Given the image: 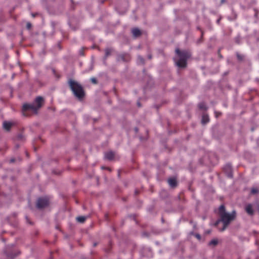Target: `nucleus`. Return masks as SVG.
Here are the masks:
<instances>
[{
    "instance_id": "nucleus-1",
    "label": "nucleus",
    "mask_w": 259,
    "mask_h": 259,
    "mask_svg": "<svg viewBox=\"0 0 259 259\" xmlns=\"http://www.w3.org/2000/svg\"><path fill=\"white\" fill-rule=\"evenodd\" d=\"M219 211L220 219L217 221L216 225L222 222L223 224V227L220 230L223 231L230 223L235 219L236 212L235 210L232 211L230 213L226 212L224 205H221L219 207Z\"/></svg>"
},
{
    "instance_id": "nucleus-2",
    "label": "nucleus",
    "mask_w": 259,
    "mask_h": 259,
    "mask_svg": "<svg viewBox=\"0 0 259 259\" xmlns=\"http://www.w3.org/2000/svg\"><path fill=\"white\" fill-rule=\"evenodd\" d=\"M177 56L174 58L175 62L180 68H185L187 65V61L190 57V54L186 51H181L179 49L176 50Z\"/></svg>"
},
{
    "instance_id": "nucleus-3",
    "label": "nucleus",
    "mask_w": 259,
    "mask_h": 259,
    "mask_svg": "<svg viewBox=\"0 0 259 259\" xmlns=\"http://www.w3.org/2000/svg\"><path fill=\"white\" fill-rule=\"evenodd\" d=\"M44 101V100L43 98L40 96H38L36 98L32 104H24L22 110L23 112L30 110L36 113L37 110L41 107Z\"/></svg>"
},
{
    "instance_id": "nucleus-4",
    "label": "nucleus",
    "mask_w": 259,
    "mask_h": 259,
    "mask_svg": "<svg viewBox=\"0 0 259 259\" xmlns=\"http://www.w3.org/2000/svg\"><path fill=\"white\" fill-rule=\"evenodd\" d=\"M69 84L74 95L80 99L84 96V92L82 87L77 82L70 79L69 81Z\"/></svg>"
},
{
    "instance_id": "nucleus-5",
    "label": "nucleus",
    "mask_w": 259,
    "mask_h": 259,
    "mask_svg": "<svg viewBox=\"0 0 259 259\" xmlns=\"http://www.w3.org/2000/svg\"><path fill=\"white\" fill-rule=\"evenodd\" d=\"M49 200L47 198H39L37 199L36 206L38 208H43L49 205Z\"/></svg>"
},
{
    "instance_id": "nucleus-6",
    "label": "nucleus",
    "mask_w": 259,
    "mask_h": 259,
    "mask_svg": "<svg viewBox=\"0 0 259 259\" xmlns=\"http://www.w3.org/2000/svg\"><path fill=\"white\" fill-rule=\"evenodd\" d=\"M245 211L246 212L250 215H252L254 213V211L252 208V205L251 204H248L245 206Z\"/></svg>"
},
{
    "instance_id": "nucleus-7",
    "label": "nucleus",
    "mask_w": 259,
    "mask_h": 259,
    "mask_svg": "<svg viewBox=\"0 0 259 259\" xmlns=\"http://www.w3.org/2000/svg\"><path fill=\"white\" fill-rule=\"evenodd\" d=\"M104 156H105V159L109 160H111L113 159V158L114 157V154L113 152L109 151V152L105 153Z\"/></svg>"
},
{
    "instance_id": "nucleus-8",
    "label": "nucleus",
    "mask_w": 259,
    "mask_h": 259,
    "mask_svg": "<svg viewBox=\"0 0 259 259\" xmlns=\"http://www.w3.org/2000/svg\"><path fill=\"white\" fill-rule=\"evenodd\" d=\"M13 125V123L12 122L5 121L3 122V127L7 131H9Z\"/></svg>"
},
{
    "instance_id": "nucleus-9",
    "label": "nucleus",
    "mask_w": 259,
    "mask_h": 259,
    "mask_svg": "<svg viewBox=\"0 0 259 259\" xmlns=\"http://www.w3.org/2000/svg\"><path fill=\"white\" fill-rule=\"evenodd\" d=\"M225 170L228 171V177L229 178L233 177V174L231 171V166L230 164H227L225 167Z\"/></svg>"
},
{
    "instance_id": "nucleus-10",
    "label": "nucleus",
    "mask_w": 259,
    "mask_h": 259,
    "mask_svg": "<svg viewBox=\"0 0 259 259\" xmlns=\"http://www.w3.org/2000/svg\"><path fill=\"white\" fill-rule=\"evenodd\" d=\"M168 183L169 186L171 187H175L177 186V183L176 179L170 178L168 180Z\"/></svg>"
},
{
    "instance_id": "nucleus-11",
    "label": "nucleus",
    "mask_w": 259,
    "mask_h": 259,
    "mask_svg": "<svg viewBox=\"0 0 259 259\" xmlns=\"http://www.w3.org/2000/svg\"><path fill=\"white\" fill-rule=\"evenodd\" d=\"M132 33L134 36L138 37L141 34V32L138 28H134L132 29Z\"/></svg>"
},
{
    "instance_id": "nucleus-12",
    "label": "nucleus",
    "mask_w": 259,
    "mask_h": 259,
    "mask_svg": "<svg viewBox=\"0 0 259 259\" xmlns=\"http://www.w3.org/2000/svg\"><path fill=\"white\" fill-rule=\"evenodd\" d=\"M209 121L208 116L206 114H203L201 122L203 124H205Z\"/></svg>"
},
{
    "instance_id": "nucleus-13",
    "label": "nucleus",
    "mask_w": 259,
    "mask_h": 259,
    "mask_svg": "<svg viewBox=\"0 0 259 259\" xmlns=\"http://www.w3.org/2000/svg\"><path fill=\"white\" fill-rule=\"evenodd\" d=\"M199 108L201 110H207V107L205 104L203 102L200 103L198 105Z\"/></svg>"
},
{
    "instance_id": "nucleus-14",
    "label": "nucleus",
    "mask_w": 259,
    "mask_h": 259,
    "mask_svg": "<svg viewBox=\"0 0 259 259\" xmlns=\"http://www.w3.org/2000/svg\"><path fill=\"white\" fill-rule=\"evenodd\" d=\"M218 241L217 239H213L212 240H211L209 242V246H215L218 244Z\"/></svg>"
},
{
    "instance_id": "nucleus-15",
    "label": "nucleus",
    "mask_w": 259,
    "mask_h": 259,
    "mask_svg": "<svg viewBox=\"0 0 259 259\" xmlns=\"http://www.w3.org/2000/svg\"><path fill=\"white\" fill-rule=\"evenodd\" d=\"M112 52V49L110 48H106L105 50V57H108L109 55H110Z\"/></svg>"
},
{
    "instance_id": "nucleus-16",
    "label": "nucleus",
    "mask_w": 259,
    "mask_h": 259,
    "mask_svg": "<svg viewBox=\"0 0 259 259\" xmlns=\"http://www.w3.org/2000/svg\"><path fill=\"white\" fill-rule=\"evenodd\" d=\"M76 219L78 222L83 223L85 221L86 218L85 217L80 216V217H78L76 218Z\"/></svg>"
},
{
    "instance_id": "nucleus-17",
    "label": "nucleus",
    "mask_w": 259,
    "mask_h": 259,
    "mask_svg": "<svg viewBox=\"0 0 259 259\" xmlns=\"http://www.w3.org/2000/svg\"><path fill=\"white\" fill-rule=\"evenodd\" d=\"M138 63L139 64H144V59L142 57L139 56L138 57V60H137Z\"/></svg>"
},
{
    "instance_id": "nucleus-18",
    "label": "nucleus",
    "mask_w": 259,
    "mask_h": 259,
    "mask_svg": "<svg viewBox=\"0 0 259 259\" xmlns=\"http://www.w3.org/2000/svg\"><path fill=\"white\" fill-rule=\"evenodd\" d=\"M258 192V190L257 188H252L251 189V194H255Z\"/></svg>"
},
{
    "instance_id": "nucleus-19",
    "label": "nucleus",
    "mask_w": 259,
    "mask_h": 259,
    "mask_svg": "<svg viewBox=\"0 0 259 259\" xmlns=\"http://www.w3.org/2000/svg\"><path fill=\"white\" fill-rule=\"evenodd\" d=\"M237 57L239 60H242L243 59V56L239 54L238 53L236 54Z\"/></svg>"
},
{
    "instance_id": "nucleus-20",
    "label": "nucleus",
    "mask_w": 259,
    "mask_h": 259,
    "mask_svg": "<svg viewBox=\"0 0 259 259\" xmlns=\"http://www.w3.org/2000/svg\"><path fill=\"white\" fill-rule=\"evenodd\" d=\"M17 139L19 140L23 141V140H24V137L22 134H19L17 136Z\"/></svg>"
},
{
    "instance_id": "nucleus-21",
    "label": "nucleus",
    "mask_w": 259,
    "mask_h": 259,
    "mask_svg": "<svg viewBox=\"0 0 259 259\" xmlns=\"http://www.w3.org/2000/svg\"><path fill=\"white\" fill-rule=\"evenodd\" d=\"M235 42L237 44H240V40H241V38L240 37V36H237L235 38Z\"/></svg>"
},
{
    "instance_id": "nucleus-22",
    "label": "nucleus",
    "mask_w": 259,
    "mask_h": 259,
    "mask_svg": "<svg viewBox=\"0 0 259 259\" xmlns=\"http://www.w3.org/2000/svg\"><path fill=\"white\" fill-rule=\"evenodd\" d=\"M91 80L92 82L94 84L97 83V79L95 77L91 78Z\"/></svg>"
},
{
    "instance_id": "nucleus-23",
    "label": "nucleus",
    "mask_w": 259,
    "mask_h": 259,
    "mask_svg": "<svg viewBox=\"0 0 259 259\" xmlns=\"http://www.w3.org/2000/svg\"><path fill=\"white\" fill-rule=\"evenodd\" d=\"M7 254V255L8 256V257H11V258H13L15 256H16L17 255H13L12 254H11V253H6Z\"/></svg>"
},
{
    "instance_id": "nucleus-24",
    "label": "nucleus",
    "mask_w": 259,
    "mask_h": 259,
    "mask_svg": "<svg viewBox=\"0 0 259 259\" xmlns=\"http://www.w3.org/2000/svg\"><path fill=\"white\" fill-rule=\"evenodd\" d=\"M79 53L80 56H83L84 55L82 49H81L79 51Z\"/></svg>"
},
{
    "instance_id": "nucleus-25",
    "label": "nucleus",
    "mask_w": 259,
    "mask_h": 259,
    "mask_svg": "<svg viewBox=\"0 0 259 259\" xmlns=\"http://www.w3.org/2000/svg\"><path fill=\"white\" fill-rule=\"evenodd\" d=\"M26 26H27V28L28 29L30 28H31V25L30 23H27V25H26Z\"/></svg>"
},
{
    "instance_id": "nucleus-26",
    "label": "nucleus",
    "mask_w": 259,
    "mask_h": 259,
    "mask_svg": "<svg viewBox=\"0 0 259 259\" xmlns=\"http://www.w3.org/2000/svg\"><path fill=\"white\" fill-rule=\"evenodd\" d=\"M137 104H138V106L139 107H141V104H140V103L139 102H138L137 103Z\"/></svg>"
},
{
    "instance_id": "nucleus-27",
    "label": "nucleus",
    "mask_w": 259,
    "mask_h": 259,
    "mask_svg": "<svg viewBox=\"0 0 259 259\" xmlns=\"http://www.w3.org/2000/svg\"><path fill=\"white\" fill-rule=\"evenodd\" d=\"M14 161H15L14 159H11L10 160V162H14Z\"/></svg>"
},
{
    "instance_id": "nucleus-28",
    "label": "nucleus",
    "mask_w": 259,
    "mask_h": 259,
    "mask_svg": "<svg viewBox=\"0 0 259 259\" xmlns=\"http://www.w3.org/2000/svg\"><path fill=\"white\" fill-rule=\"evenodd\" d=\"M148 58H149V59H151V58H152V56H151V55H148Z\"/></svg>"
},
{
    "instance_id": "nucleus-29",
    "label": "nucleus",
    "mask_w": 259,
    "mask_h": 259,
    "mask_svg": "<svg viewBox=\"0 0 259 259\" xmlns=\"http://www.w3.org/2000/svg\"><path fill=\"white\" fill-rule=\"evenodd\" d=\"M225 2V0H221V3H223Z\"/></svg>"
},
{
    "instance_id": "nucleus-30",
    "label": "nucleus",
    "mask_w": 259,
    "mask_h": 259,
    "mask_svg": "<svg viewBox=\"0 0 259 259\" xmlns=\"http://www.w3.org/2000/svg\"><path fill=\"white\" fill-rule=\"evenodd\" d=\"M197 237L199 238L200 237V235H196Z\"/></svg>"
},
{
    "instance_id": "nucleus-31",
    "label": "nucleus",
    "mask_w": 259,
    "mask_h": 259,
    "mask_svg": "<svg viewBox=\"0 0 259 259\" xmlns=\"http://www.w3.org/2000/svg\"><path fill=\"white\" fill-rule=\"evenodd\" d=\"M36 15V14H32V16L34 17H35V15Z\"/></svg>"
},
{
    "instance_id": "nucleus-32",
    "label": "nucleus",
    "mask_w": 259,
    "mask_h": 259,
    "mask_svg": "<svg viewBox=\"0 0 259 259\" xmlns=\"http://www.w3.org/2000/svg\"><path fill=\"white\" fill-rule=\"evenodd\" d=\"M97 243H95L94 244V246H96L97 245Z\"/></svg>"
},
{
    "instance_id": "nucleus-33",
    "label": "nucleus",
    "mask_w": 259,
    "mask_h": 259,
    "mask_svg": "<svg viewBox=\"0 0 259 259\" xmlns=\"http://www.w3.org/2000/svg\"><path fill=\"white\" fill-rule=\"evenodd\" d=\"M135 131H136V132H137V131H138V128H137V127H136V128H135Z\"/></svg>"
},
{
    "instance_id": "nucleus-34",
    "label": "nucleus",
    "mask_w": 259,
    "mask_h": 259,
    "mask_svg": "<svg viewBox=\"0 0 259 259\" xmlns=\"http://www.w3.org/2000/svg\"><path fill=\"white\" fill-rule=\"evenodd\" d=\"M215 114H217V115H216V116H218V115H219V113H217V112H215Z\"/></svg>"
},
{
    "instance_id": "nucleus-35",
    "label": "nucleus",
    "mask_w": 259,
    "mask_h": 259,
    "mask_svg": "<svg viewBox=\"0 0 259 259\" xmlns=\"http://www.w3.org/2000/svg\"><path fill=\"white\" fill-rule=\"evenodd\" d=\"M215 114H217V115H216V116H218V115H219V113H217V112H215Z\"/></svg>"
},
{
    "instance_id": "nucleus-36",
    "label": "nucleus",
    "mask_w": 259,
    "mask_h": 259,
    "mask_svg": "<svg viewBox=\"0 0 259 259\" xmlns=\"http://www.w3.org/2000/svg\"><path fill=\"white\" fill-rule=\"evenodd\" d=\"M215 114H217V115H216V116H218V115H219V113H217V112H215Z\"/></svg>"
}]
</instances>
